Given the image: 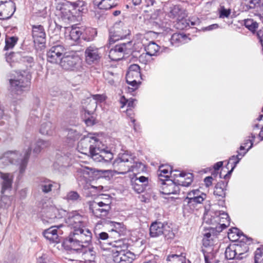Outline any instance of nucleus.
I'll return each mask as SVG.
<instances>
[{"instance_id": "f257e3e1", "label": "nucleus", "mask_w": 263, "mask_h": 263, "mask_svg": "<svg viewBox=\"0 0 263 263\" xmlns=\"http://www.w3.org/2000/svg\"><path fill=\"white\" fill-rule=\"evenodd\" d=\"M217 232L213 227H210L204 230L203 233L202 251L204 256L205 263H218L219 259L217 258L219 246L218 244Z\"/></svg>"}, {"instance_id": "f03ea898", "label": "nucleus", "mask_w": 263, "mask_h": 263, "mask_svg": "<svg viewBox=\"0 0 263 263\" xmlns=\"http://www.w3.org/2000/svg\"><path fill=\"white\" fill-rule=\"evenodd\" d=\"M92 239L91 232L85 227L75 229L64 242L65 247L74 251L87 248Z\"/></svg>"}, {"instance_id": "7ed1b4c3", "label": "nucleus", "mask_w": 263, "mask_h": 263, "mask_svg": "<svg viewBox=\"0 0 263 263\" xmlns=\"http://www.w3.org/2000/svg\"><path fill=\"white\" fill-rule=\"evenodd\" d=\"M203 222L212 225L217 232H221L229 226L230 218L227 213L213 209L206 210L203 216Z\"/></svg>"}, {"instance_id": "20e7f679", "label": "nucleus", "mask_w": 263, "mask_h": 263, "mask_svg": "<svg viewBox=\"0 0 263 263\" xmlns=\"http://www.w3.org/2000/svg\"><path fill=\"white\" fill-rule=\"evenodd\" d=\"M113 260L116 263H132L136 258L135 254L128 250V245L123 240H118L112 245Z\"/></svg>"}, {"instance_id": "39448f33", "label": "nucleus", "mask_w": 263, "mask_h": 263, "mask_svg": "<svg viewBox=\"0 0 263 263\" xmlns=\"http://www.w3.org/2000/svg\"><path fill=\"white\" fill-rule=\"evenodd\" d=\"M16 155L14 153L5 154L0 158V168H4L10 164L15 163L14 161ZM12 173H2L0 171V178L2 180V194H3L7 190H11L13 180Z\"/></svg>"}, {"instance_id": "423d86ee", "label": "nucleus", "mask_w": 263, "mask_h": 263, "mask_svg": "<svg viewBox=\"0 0 263 263\" xmlns=\"http://www.w3.org/2000/svg\"><path fill=\"white\" fill-rule=\"evenodd\" d=\"M115 168L119 171L118 174H124L128 172H137V167L143 165L141 163L133 161V158L126 154H119L112 164Z\"/></svg>"}, {"instance_id": "0eeeda50", "label": "nucleus", "mask_w": 263, "mask_h": 263, "mask_svg": "<svg viewBox=\"0 0 263 263\" xmlns=\"http://www.w3.org/2000/svg\"><path fill=\"white\" fill-rule=\"evenodd\" d=\"M206 197L205 194L198 189L193 190L188 192L187 197L183 201L184 212H193L198 204L202 203Z\"/></svg>"}, {"instance_id": "6e6552de", "label": "nucleus", "mask_w": 263, "mask_h": 263, "mask_svg": "<svg viewBox=\"0 0 263 263\" xmlns=\"http://www.w3.org/2000/svg\"><path fill=\"white\" fill-rule=\"evenodd\" d=\"M102 145V142L95 137L90 135L84 137L78 142L77 149L81 153L89 155L92 158L98 146Z\"/></svg>"}, {"instance_id": "1a4fd4ad", "label": "nucleus", "mask_w": 263, "mask_h": 263, "mask_svg": "<svg viewBox=\"0 0 263 263\" xmlns=\"http://www.w3.org/2000/svg\"><path fill=\"white\" fill-rule=\"evenodd\" d=\"M140 68L137 64H132L129 68L126 73V82L128 84V91L132 92L136 90L139 86V81L141 79Z\"/></svg>"}, {"instance_id": "9d476101", "label": "nucleus", "mask_w": 263, "mask_h": 263, "mask_svg": "<svg viewBox=\"0 0 263 263\" xmlns=\"http://www.w3.org/2000/svg\"><path fill=\"white\" fill-rule=\"evenodd\" d=\"M110 200L108 199L104 201L91 202L89 209L96 217L103 218L106 217L111 209Z\"/></svg>"}, {"instance_id": "9b49d317", "label": "nucleus", "mask_w": 263, "mask_h": 263, "mask_svg": "<svg viewBox=\"0 0 263 263\" xmlns=\"http://www.w3.org/2000/svg\"><path fill=\"white\" fill-rule=\"evenodd\" d=\"M149 234L153 237L163 234L167 239H172L174 237V233L167 224H164L161 222H155L151 224L149 228Z\"/></svg>"}, {"instance_id": "f8f14e48", "label": "nucleus", "mask_w": 263, "mask_h": 263, "mask_svg": "<svg viewBox=\"0 0 263 263\" xmlns=\"http://www.w3.org/2000/svg\"><path fill=\"white\" fill-rule=\"evenodd\" d=\"M11 90L12 93L21 95L29 89L30 82L29 79L23 74L14 79L10 80Z\"/></svg>"}, {"instance_id": "ddd939ff", "label": "nucleus", "mask_w": 263, "mask_h": 263, "mask_svg": "<svg viewBox=\"0 0 263 263\" xmlns=\"http://www.w3.org/2000/svg\"><path fill=\"white\" fill-rule=\"evenodd\" d=\"M94 171L92 168L81 166L77 171L78 181L79 185L85 189L89 188L90 178L92 177Z\"/></svg>"}, {"instance_id": "4468645a", "label": "nucleus", "mask_w": 263, "mask_h": 263, "mask_svg": "<svg viewBox=\"0 0 263 263\" xmlns=\"http://www.w3.org/2000/svg\"><path fill=\"white\" fill-rule=\"evenodd\" d=\"M80 58L73 54H64L60 62L61 66L66 70H77L80 67Z\"/></svg>"}, {"instance_id": "2eb2a0df", "label": "nucleus", "mask_w": 263, "mask_h": 263, "mask_svg": "<svg viewBox=\"0 0 263 263\" xmlns=\"http://www.w3.org/2000/svg\"><path fill=\"white\" fill-rule=\"evenodd\" d=\"M87 218L82 216L76 212L70 213L68 217L65 219V222L68 226L75 229L84 227L87 224Z\"/></svg>"}, {"instance_id": "dca6fc26", "label": "nucleus", "mask_w": 263, "mask_h": 263, "mask_svg": "<svg viewBox=\"0 0 263 263\" xmlns=\"http://www.w3.org/2000/svg\"><path fill=\"white\" fill-rule=\"evenodd\" d=\"M63 227L62 224L51 227L44 231L43 235L50 241L59 243L60 241V236L63 233L60 228Z\"/></svg>"}, {"instance_id": "f3484780", "label": "nucleus", "mask_w": 263, "mask_h": 263, "mask_svg": "<svg viewBox=\"0 0 263 263\" xmlns=\"http://www.w3.org/2000/svg\"><path fill=\"white\" fill-rule=\"evenodd\" d=\"M114 158L113 154L110 151H106L105 146L102 145L98 146L92 159L96 162H109Z\"/></svg>"}, {"instance_id": "a211bd4d", "label": "nucleus", "mask_w": 263, "mask_h": 263, "mask_svg": "<svg viewBox=\"0 0 263 263\" xmlns=\"http://www.w3.org/2000/svg\"><path fill=\"white\" fill-rule=\"evenodd\" d=\"M171 175L174 177V180L176 181L178 185L183 186H189L193 181V176L190 173L186 174L175 170L172 171Z\"/></svg>"}, {"instance_id": "6ab92c4d", "label": "nucleus", "mask_w": 263, "mask_h": 263, "mask_svg": "<svg viewBox=\"0 0 263 263\" xmlns=\"http://www.w3.org/2000/svg\"><path fill=\"white\" fill-rule=\"evenodd\" d=\"M65 52V48L62 45H56L52 47L47 52V60L52 63H57L61 61L62 55Z\"/></svg>"}, {"instance_id": "aec40b11", "label": "nucleus", "mask_w": 263, "mask_h": 263, "mask_svg": "<svg viewBox=\"0 0 263 263\" xmlns=\"http://www.w3.org/2000/svg\"><path fill=\"white\" fill-rule=\"evenodd\" d=\"M39 187L44 194H48L52 191L59 193L60 190L61 185L58 182L45 179L40 181Z\"/></svg>"}, {"instance_id": "412c9836", "label": "nucleus", "mask_w": 263, "mask_h": 263, "mask_svg": "<svg viewBox=\"0 0 263 263\" xmlns=\"http://www.w3.org/2000/svg\"><path fill=\"white\" fill-rule=\"evenodd\" d=\"M99 48L91 45L88 47L85 51V61L88 64L98 62L101 58Z\"/></svg>"}, {"instance_id": "4be33fe9", "label": "nucleus", "mask_w": 263, "mask_h": 263, "mask_svg": "<svg viewBox=\"0 0 263 263\" xmlns=\"http://www.w3.org/2000/svg\"><path fill=\"white\" fill-rule=\"evenodd\" d=\"M179 186L172 180H166L162 183L161 192L163 194H176L179 191Z\"/></svg>"}, {"instance_id": "5701e85b", "label": "nucleus", "mask_w": 263, "mask_h": 263, "mask_svg": "<svg viewBox=\"0 0 263 263\" xmlns=\"http://www.w3.org/2000/svg\"><path fill=\"white\" fill-rule=\"evenodd\" d=\"M126 50V44L117 45L111 49L109 52V57L112 61H119L124 57V53Z\"/></svg>"}, {"instance_id": "b1692460", "label": "nucleus", "mask_w": 263, "mask_h": 263, "mask_svg": "<svg viewBox=\"0 0 263 263\" xmlns=\"http://www.w3.org/2000/svg\"><path fill=\"white\" fill-rule=\"evenodd\" d=\"M14 4L11 2L3 1L0 0V16L6 13L8 11L7 15L4 16L3 19L10 18L14 12Z\"/></svg>"}, {"instance_id": "393cba45", "label": "nucleus", "mask_w": 263, "mask_h": 263, "mask_svg": "<svg viewBox=\"0 0 263 263\" xmlns=\"http://www.w3.org/2000/svg\"><path fill=\"white\" fill-rule=\"evenodd\" d=\"M250 241L248 238V240L240 239L237 241V243L233 244L237 255L241 257V259L245 257V254L249 250L248 245L250 244Z\"/></svg>"}, {"instance_id": "a878e982", "label": "nucleus", "mask_w": 263, "mask_h": 263, "mask_svg": "<svg viewBox=\"0 0 263 263\" xmlns=\"http://www.w3.org/2000/svg\"><path fill=\"white\" fill-rule=\"evenodd\" d=\"M45 36V32L43 26L37 25L32 27V36L34 42H37L40 44L44 43Z\"/></svg>"}, {"instance_id": "bb28decb", "label": "nucleus", "mask_w": 263, "mask_h": 263, "mask_svg": "<svg viewBox=\"0 0 263 263\" xmlns=\"http://www.w3.org/2000/svg\"><path fill=\"white\" fill-rule=\"evenodd\" d=\"M65 29V36L66 39L68 40L77 41L79 39L81 35L82 34V32L79 28L66 27Z\"/></svg>"}, {"instance_id": "cd10ccee", "label": "nucleus", "mask_w": 263, "mask_h": 263, "mask_svg": "<svg viewBox=\"0 0 263 263\" xmlns=\"http://www.w3.org/2000/svg\"><path fill=\"white\" fill-rule=\"evenodd\" d=\"M82 108L88 115L92 114L97 108L96 101L90 97L87 98L82 102Z\"/></svg>"}, {"instance_id": "c85d7f7f", "label": "nucleus", "mask_w": 263, "mask_h": 263, "mask_svg": "<svg viewBox=\"0 0 263 263\" xmlns=\"http://www.w3.org/2000/svg\"><path fill=\"white\" fill-rule=\"evenodd\" d=\"M94 4L98 8L108 10L117 5V0H94Z\"/></svg>"}, {"instance_id": "c756f323", "label": "nucleus", "mask_w": 263, "mask_h": 263, "mask_svg": "<svg viewBox=\"0 0 263 263\" xmlns=\"http://www.w3.org/2000/svg\"><path fill=\"white\" fill-rule=\"evenodd\" d=\"M55 126L50 122H43L40 128V133L43 135L52 136L54 133Z\"/></svg>"}, {"instance_id": "7c9ffc66", "label": "nucleus", "mask_w": 263, "mask_h": 263, "mask_svg": "<svg viewBox=\"0 0 263 263\" xmlns=\"http://www.w3.org/2000/svg\"><path fill=\"white\" fill-rule=\"evenodd\" d=\"M228 237L232 241H237L240 239L248 240V237L240 233L239 230L236 228H233L229 230L228 233Z\"/></svg>"}, {"instance_id": "2f4dec72", "label": "nucleus", "mask_w": 263, "mask_h": 263, "mask_svg": "<svg viewBox=\"0 0 263 263\" xmlns=\"http://www.w3.org/2000/svg\"><path fill=\"white\" fill-rule=\"evenodd\" d=\"M31 151V147L29 146L27 149L25 151L23 156L21 159V161L19 162V172L21 174H23L25 171Z\"/></svg>"}, {"instance_id": "473e14b6", "label": "nucleus", "mask_w": 263, "mask_h": 263, "mask_svg": "<svg viewBox=\"0 0 263 263\" xmlns=\"http://www.w3.org/2000/svg\"><path fill=\"white\" fill-rule=\"evenodd\" d=\"M189 40V39L185 34L175 33L172 35L171 39V42L174 46H178L181 44H184L187 42Z\"/></svg>"}, {"instance_id": "72a5a7b5", "label": "nucleus", "mask_w": 263, "mask_h": 263, "mask_svg": "<svg viewBox=\"0 0 263 263\" xmlns=\"http://www.w3.org/2000/svg\"><path fill=\"white\" fill-rule=\"evenodd\" d=\"M126 33H124L121 32L119 29H117L116 30H115L114 31L110 30L109 31V43L110 44H113L119 40L124 39L126 36Z\"/></svg>"}, {"instance_id": "f704fd0d", "label": "nucleus", "mask_w": 263, "mask_h": 263, "mask_svg": "<svg viewBox=\"0 0 263 263\" xmlns=\"http://www.w3.org/2000/svg\"><path fill=\"white\" fill-rule=\"evenodd\" d=\"M70 6L67 5H63L60 9V14L64 20L70 21L73 17V13L70 10Z\"/></svg>"}, {"instance_id": "c9c22d12", "label": "nucleus", "mask_w": 263, "mask_h": 263, "mask_svg": "<svg viewBox=\"0 0 263 263\" xmlns=\"http://www.w3.org/2000/svg\"><path fill=\"white\" fill-rule=\"evenodd\" d=\"M50 145V142L49 140L39 139L34 144L33 152L39 154L43 149L48 147Z\"/></svg>"}, {"instance_id": "e433bc0d", "label": "nucleus", "mask_w": 263, "mask_h": 263, "mask_svg": "<svg viewBox=\"0 0 263 263\" xmlns=\"http://www.w3.org/2000/svg\"><path fill=\"white\" fill-rule=\"evenodd\" d=\"M225 256L227 259L240 260L241 257L237 256L233 245H230L226 249Z\"/></svg>"}, {"instance_id": "4c0bfd02", "label": "nucleus", "mask_w": 263, "mask_h": 263, "mask_svg": "<svg viewBox=\"0 0 263 263\" xmlns=\"http://www.w3.org/2000/svg\"><path fill=\"white\" fill-rule=\"evenodd\" d=\"M160 46L154 42H150L145 48L146 54L150 56L157 55Z\"/></svg>"}, {"instance_id": "58836bf2", "label": "nucleus", "mask_w": 263, "mask_h": 263, "mask_svg": "<svg viewBox=\"0 0 263 263\" xmlns=\"http://www.w3.org/2000/svg\"><path fill=\"white\" fill-rule=\"evenodd\" d=\"M225 187L226 184L224 182L217 183L215 187L214 194L222 198H224L226 195Z\"/></svg>"}, {"instance_id": "ea45409f", "label": "nucleus", "mask_w": 263, "mask_h": 263, "mask_svg": "<svg viewBox=\"0 0 263 263\" xmlns=\"http://www.w3.org/2000/svg\"><path fill=\"white\" fill-rule=\"evenodd\" d=\"M83 263H96L95 258L96 255L95 252L89 249L88 251H85L83 253Z\"/></svg>"}, {"instance_id": "a19ab883", "label": "nucleus", "mask_w": 263, "mask_h": 263, "mask_svg": "<svg viewBox=\"0 0 263 263\" xmlns=\"http://www.w3.org/2000/svg\"><path fill=\"white\" fill-rule=\"evenodd\" d=\"M246 152H238V155L236 156H232L229 159V163H232L234 164V166L232 167L231 171H230L228 173L230 174L234 168L236 167L237 164L239 163V161L241 159V158L246 155Z\"/></svg>"}, {"instance_id": "79ce46f5", "label": "nucleus", "mask_w": 263, "mask_h": 263, "mask_svg": "<svg viewBox=\"0 0 263 263\" xmlns=\"http://www.w3.org/2000/svg\"><path fill=\"white\" fill-rule=\"evenodd\" d=\"M172 168L171 166L167 165H162L159 167L158 174L159 177H164L167 178L172 172Z\"/></svg>"}, {"instance_id": "37998d69", "label": "nucleus", "mask_w": 263, "mask_h": 263, "mask_svg": "<svg viewBox=\"0 0 263 263\" xmlns=\"http://www.w3.org/2000/svg\"><path fill=\"white\" fill-rule=\"evenodd\" d=\"M166 260L167 263H185V258L184 256L176 254L168 255Z\"/></svg>"}, {"instance_id": "c03bdc74", "label": "nucleus", "mask_w": 263, "mask_h": 263, "mask_svg": "<svg viewBox=\"0 0 263 263\" xmlns=\"http://www.w3.org/2000/svg\"><path fill=\"white\" fill-rule=\"evenodd\" d=\"M17 36H7L5 39L6 45L4 49L7 50L13 48L18 41Z\"/></svg>"}, {"instance_id": "a18cd8bd", "label": "nucleus", "mask_w": 263, "mask_h": 263, "mask_svg": "<svg viewBox=\"0 0 263 263\" xmlns=\"http://www.w3.org/2000/svg\"><path fill=\"white\" fill-rule=\"evenodd\" d=\"M68 201L76 202L81 200V197L76 191H71L68 192L64 198Z\"/></svg>"}, {"instance_id": "49530a36", "label": "nucleus", "mask_w": 263, "mask_h": 263, "mask_svg": "<svg viewBox=\"0 0 263 263\" xmlns=\"http://www.w3.org/2000/svg\"><path fill=\"white\" fill-rule=\"evenodd\" d=\"M66 132L67 139L69 140V143L78 139L80 137V133L74 129H68Z\"/></svg>"}, {"instance_id": "de8ad7c7", "label": "nucleus", "mask_w": 263, "mask_h": 263, "mask_svg": "<svg viewBox=\"0 0 263 263\" xmlns=\"http://www.w3.org/2000/svg\"><path fill=\"white\" fill-rule=\"evenodd\" d=\"M111 224L114 227L111 229L112 231L117 232L120 235H124L125 231V228L122 223L111 222Z\"/></svg>"}, {"instance_id": "09e8293b", "label": "nucleus", "mask_w": 263, "mask_h": 263, "mask_svg": "<svg viewBox=\"0 0 263 263\" xmlns=\"http://www.w3.org/2000/svg\"><path fill=\"white\" fill-rule=\"evenodd\" d=\"M249 7L258 11H263V0H250Z\"/></svg>"}, {"instance_id": "8fccbe9b", "label": "nucleus", "mask_w": 263, "mask_h": 263, "mask_svg": "<svg viewBox=\"0 0 263 263\" xmlns=\"http://www.w3.org/2000/svg\"><path fill=\"white\" fill-rule=\"evenodd\" d=\"M12 201V197L5 195L4 193L0 200V206L4 208H7L11 205Z\"/></svg>"}, {"instance_id": "3c124183", "label": "nucleus", "mask_w": 263, "mask_h": 263, "mask_svg": "<svg viewBox=\"0 0 263 263\" xmlns=\"http://www.w3.org/2000/svg\"><path fill=\"white\" fill-rule=\"evenodd\" d=\"M245 25L250 31L253 32L258 28V23L252 19H248L245 21Z\"/></svg>"}, {"instance_id": "603ef678", "label": "nucleus", "mask_w": 263, "mask_h": 263, "mask_svg": "<svg viewBox=\"0 0 263 263\" xmlns=\"http://www.w3.org/2000/svg\"><path fill=\"white\" fill-rule=\"evenodd\" d=\"M252 139H248L245 141V142L243 143L242 145H241L240 147L239 150L240 151H244L246 149V147H247V144L249 143H250V145L249 146V147L247 149V150L245 151L246 152V153L247 152L252 148L253 146V144L254 142V139L255 137V135L253 134H251Z\"/></svg>"}, {"instance_id": "864d4df0", "label": "nucleus", "mask_w": 263, "mask_h": 263, "mask_svg": "<svg viewBox=\"0 0 263 263\" xmlns=\"http://www.w3.org/2000/svg\"><path fill=\"white\" fill-rule=\"evenodd\" d=\"M255 263H263V248L256 250L255 255Z\"/></svg>"}, {"instance_id": "5fc2aeb1", "label": "nucleus", "mask_w": 263, "mask_h": 263, "mask_svg": "<svg viewBox=\"0 0 263 263\" xmlns=\"http://www.w3.org/2000/svg\"><path fill=\"white\" fill-rule=\"evenodd\" d=\"M136 100L133 99H130L129 100H126L124 97L121 100V103L123 104L122 107L125 105H127L128 107H134L135 106V102Z\"/></svg>"}, {"instance_id": "6e6d98bb", "label": "nucleus", "mask_w": 263, "mask_h": 263, "mask_svg": "<svg viewBox=\"0 0 263 263\" xmlns=\"http://www.w3.org/2000/svg\"><path fill=\"white\" fill-rule=\"evenodd\" d=\"M132 185L134 190L138 193H141L144 190V185L142 184H139V183L136 182V180L133 182Z\"/></svg>"}, {"instance_id": "4d7b16f0", "label": "nucleus", "mask_w": 263, "mask_h": 263, "mask_svg": "<svg viewBox=\"0 0 263 263\" xmlns=\"http://www.w3.org/2000/svg\"><path fill=\"white\" fill-rule=\"evenodd\" d=\"M90 98L96 101L97 105L98 103H101L104 101L106 99V96L103 95H95L92 96V97Z\"/></svg>"}, {"instance_id": "13d9d810", "label": "nucleus", "mask_w": 263, "mask_h": 263, "mask_svg": "<svg viewBox=\"0 0 263 263\" xmlns=\"http://www.w3.org/2000/svg\"><path fill=\"white\" fill-rule=\"evenodd\" d=\"M231 11L230 9H226L224 7H222L220 10V17L223 18L228 17Z\"/></svg>"}, {"instance_id": "bf43d9fd", "label": "nucleus", "mask_w": 263, "mask_h": 263, "mask_svg": "<svg viewBox=\"0 0 263 263\" xmlns=\"http://www.w3.org/2000/svg\"><path fill=\"white\" fill-rule=\"evenodd\" d=\"M135 180L136 182H138V183H143L142 185H143L144 186L146 185L148 183V178L144 176H140L139 178H136Z\"/></svg>"}, {"instance_id": "052dcab7", "label": "nucleus", "mask_w": 263, "mask_h": 263, "mask_svg": "<svg viewBox=\"0 0 263 263\" xmlns=\"http://www.w3.org/2000/svg\"><path fill=\"white\" fill-rule=\"evenodd\" d=\"M178 25L180 29H182L190 26V23L187 22L186 20H182L178 22Z\"/></svg>"}, {"instance_id": "680f3d73", "label": "nucleus", "mask_w": 263, "mask_h": 263, "mask_svg": "<svg viewBox=\"0 0 263 263\" xmlns=\"http://www.w3.org/2000/svg\"><path fill=\"white\" fill-rule=\"evenodd\" d=\"M257 35L259 42L261 43L263 48V29H260L257 33Z\"/></svg>"}, {"instance_id": "e2e57ef3", "label": "nucleus", "mask_w": 263, "mask_h": 263, "mask_svg": "<svg viewBox=\"0 0 263 263\" xmlns=\"http://www.w3.org/2000/svg\"><path fill=\"white\" fill-rule=\"evenodd\" d=\"M218 28V25L217 24H212L208 27H204L202 29L203 31H211L216 29Z\"/></svg>"}, {"instance_id": "0e129e2a", "label": "nucleus", "mask_w": 263, "mask_h": 263, "mask_svg": "<svg viewBox=\"0 0 263 263\" xmlns=\"http://www.w3.org/2000/svg\"><path fill=\"white\" fill-rule=\"evenodd\" d=\"M212 177H206L204 180V182L205 183V186L206 187H209L212 184Z\"/></svg>"}, {"instance_id": "69168bd1", "label": "nucleus", "mask_w": 263, "mask_h": 263, "mask_svg": "<svg viewBox=\"0 0 263 263\" xmlns=\"http://www.w3.org/2000/svg\"><path fill=\"white\" fill-rule=\"evenodd\" d=\"M260 126H261V130L259 133V136L261 138V140H263V125L259 124H255L254 125V128H259Z\"/></svg>"}, {"instance_id": "338daca9", "label": "nucleus", "mask_w": 263, "mask_h": 263, "mask_svg": "<svg viewBox=\"0 0 263 263\" xmlns=\"http://www.w3.org/2000/svg\"><path fill=\"white\" fill-rule=\"evenodd\" d=\"M108 235L107 233L102 232L99 234V239L102 240H106L108 238Z\"/></svg>"}, {"instance_id": "774afa93", "label": "nucleus", "mask_w": 263, "mask_h": 263, "mask_svg": "<svg viewBox=\"0 0 263 263\" xmlns=\"http://www.w3.org/2000/svg\"><path fill=\"white\" fill-rule=\"evenodd\" d=\"M223 164V162L222 161H219L217 162L216 164L214 165V168L215 171L218 170Z\"/></svg>"}]
</instances>
